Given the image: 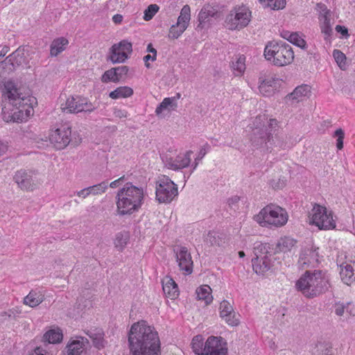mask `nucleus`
Instances as JSON below:
<instances>
[{"label":"nucleus","mask_w":355,"mask_h":355,"mask_svg":"<svg viewBox=\"0 0 355 355\" xmlns=\"http://www.w3.org/2000/svg\"><path fill=\"white\" fill-rule=\"evenodd\" d=\"M2 96L6 103L2 108V117L6 122H22L33 114L36 98L23 93L12 80L4 83Z\"/></svg>","instance_id":"obj_1"},{"label":"nucleus","mask_w":355,"mask_h":355,"mask_svg":"<svg viewBox=\"0 0 355 355\" xmlns=\"http://www.w3.org/2000/svg\"><path fill=\"white\" fill-rule=\"evenodd\" d=\"M128 342L131 355H161L159 334L155 327L146 320H139L131 325Z\"/></svg>","instance_id":"obj_2"},{"label":"nucleus","mask_w":355,"mask_h":355,"mask_svg":"<svg viewBox=\"0 0 355 355\" xmlns=\"http://www.w3.org/2000/svg\"><path fill=\"white\" fill-rule=\"evenodd\" d=\"M145 193L143 187L127 182L116 196V212L119 216L131 215L138 211L144 204Z\"/></svg>","instance_id":"obj_3"},{"label":"nucleus","mask_w":355,"mask_h":355,"mask_svg":"<svg viewBox=\"0 0 355 355\" xmlns=\"http://www.w3.org/2000/svg\"><path fill=\"white\" fill-rule=\"evenodd\" d=\"M329 286V278L322 270H306L295 284L297 289L308 298H313L325 293Z\"/></svg>","instance_id":"obj_4"},{"label":"nucleus","mask_w":355,"mask_h":355,"mask_svg":"<svg viewBox=\"0 0 355 355\" xmlns=\"http://www.w3.org/2000/svg\"><path fill=\"white\" fill-rule=\"evenodd\" d=\"M282 139L279 135L278 121L275 119L269 120L268 128H254L251 137V142L254 147L267 150H271L274 146L282 148L284 144Z\"/></svg>","instance_id":"obj_5"},{"label":"nucleus","mask_w":355,"mask_h":355,"mask_svg":"<svg viewBox=\"0 0 355 355\" xmlns=\"http://www.w3.org/2000/svg\"><path fill=\"white\" fill-rule=\"evenodd\" d=\"M263 55L267 60L277 67L289 64L294 59L291 45L282 41L268 42L265 46Z\"/></svg>","instance_id":"obj_6"},{"label":"nucleus","mask_w":355,"mask_h":355,"mask_svg":"<svg viewBox=\"0 0 355 355\" xmlns=\"http://www.w3.org/2000/svg\"><path fill=\"white\" fill-rule=\"evenodd\" d=\"M286 211L279 206L268 205L254 216V220L262 227L268 225L282 227L288 221Z\"/></svg>","instance_id":"obj_7"},{"label":"nucleus","mask_w":355,"mask_h":355,"mask_svg":"<svg viewBox=\"0 0 355 355\" xmlns=\"http://www.w3.org/2000/svg\"><path fill=\"white\" fill-rule=\"evenodd\" d=\"M251 12L246 6L235 7L226 16L225 26L229 30H239L249 24Z\"/></svg>","instance_id":"obj_8"},{"label":"nucleus","mask_w":355,"mask_h":355,"mask_svg":"<svg viewBox=\"0 0 355 355\" xmlns=\"http://www.w3.org/2000/svg\"><path fill=\"white\" fill-rule=\"evenodd\" d=\"M310 223L320 230H331L336 227V222L331 212L328 214L325 207L315 204L309 213Z\"/></svg>","instance_id":"obj_9"},{"label":"nucleus","mask_w":355,"mask_h":355,"mask_svg":"<svg viewBox=\"0 0 355 355\" xmlns=\"http://www.w3.org/2000/svg\"><path fill=\"white\" fill-rule=\"evenodd\" d=\"M178 195V186L168 177L162 176L157 182L156 198L159 202H171Z\"/></svg>","instance_id":"obj_10"},{"label":"nucleus","mask_w":355,"mask_h":355,"mask_svg":"<svg viewBox=\"0 0 355 355\" xmlns=\"http://www.w3.org/2000/svg\"><path fill=\"white\" fill-rule=\"evenodd\" d=\"M61 109L67 113H91L96 109V107L87 98L76 96L67 98L65 103L61 105Z\"/></svg>","instance_id":"obj_11"},{"label":"nucleus","mask_w":355,"mask_h":355,"mask_svg":"<svg viewBox=\"0 0 355 355\" xmlns=\"http://www.w3.org/2000/svg\"><path fill=\"white\" fill-rule=\"evenodd\" d=\"M71 128L68 124H62L53 130L49 135V141L55 148L64 149L71 141Z\"/></svg>","instance_id":"obj_12"},{"label":"nucleus","mask_w":355,"mask_h":355,"mask_svg":"<svg viewBox=\"0 0 355 355\" xmlns=\"http://www.w3.org/2000/svg\"><path fill=\"white\" fill-rule=\"evenodd\" d=\"M219 316L226 324L232 327L238 326L240 323V315L234 311L233 304L223 300L218 307Z\"/></svg>","instance_id":"obj_13"},{"label":"nucleus","mask_w":355,"mask_h":355,"mask_svg":"<svg viewBox=\"0 0 355 355\" xmlns=\"http://www.w3.org/2000/svg\"><path fill=\"white\" fill-rule=\"evenodd\" d=\"M192 154V150H187L184 153L179 154L175 158L164 155L162 157V161L168 168L178 171L189 166Z\"/></svg>","instance_id":"obj_14"},{"label":"nucleus","mask_w":355,"mask_h":355,"mask_svg":"<svg viewBox=\"0 0 355 355\" xmlns=\"http://www.w3.org/2000/svg\"><path fill=\"white\" fill-rule=\"evenodd\" d=\"M176 261L178 263L180 270L189 275L193 271V261L191 253L187 248L184 246H178L174 249Z\"/></svg>","instance_id":"obj_15"},{"label":"nucleus","mask_w":355,"mask_h":355,"mask_svg":"<svg viewBox=\"0 0 355 355\" xmlns=\"http://www.w3.org/2000/svg\"><path fill=\"white\" fill-rule=\"evenodd\" d=\"M25 62L24 49L19 47L13 53L10 54L1 62L2 67L8 73L14 71L17 67Z\"/></svg>","instance_id":"obj_16"},{"label":"nucleus","mask_w":355,"mask_h":355,"mask_svg":"<svg viewBox=\"0 0 355 355\" xmlns=\"http://www.w3.org/2000/svg\"><path fill=\"white\" fill-rule=\"evenodd\" d=\"M226 345L222 337L209 336L207 339V351L204 355H227Z\"/></svg>","instance_id":"obj_17"},{"label":"nucleus","mask_w":355,"mask_h":355,"mask_svg":"<svg viewBox=\"0 0 355 355\" xmlns=\"http://www.w3.org/2000/svg\"><path fill=\"white\" fill-rule=\"evenodd\" d=\"M275 258L272 254H266L263 257L252 259L253 270L259 275H263L270 270L274 265Z\"/></svg>","instance_id":"obj_18"},{"label":"nucleus","mask_w":355,"mask_h":355,"mask_svg":"<svg viewBox=\"0 0 355 355\" xmlns=\"http://www.w3.org/2000/svg\"><path fill=\"white\" fill-rule=\"evenodd\" d=\"M14 180L17 185L23 190H33L35 185V180L33 173L25 170H20L16 172Z\"/></svg>","instance_id":"obj_19"},{"label":"nucleus","mask_w":355,"mask_h":355,"mask_svg":"<svg viewBox=\"0 0 355 355\" xmlns=\"http://www.w3.org/2000/svg\"><path fill=\"white\" fill-rule=\"evenodd\" d=\"M278 78L273 77H268L265 79L259 78V92L264 96H270L277 89Z\"/></svg>","instance_id":"obj_20"},{"label":"nucleus","mask_w":355,"mask_h":355,"mask_svg":"<svg viewBox=\"0 0 355 355\" xmlns=\"http://www.w3.org/2000/svg\"><path fill=\"white\" fill-rule=\"evenodd\" d=\"M323 7L324 8L322 9L320 15V28L322 33L324 35V39L328 40L333 32L330 18L331 14L324 6Z\"/></svg>","instance_id":"obj_21"},{"label":"nucleus","mask_w":355,"mask_h":355,"mask_svg":"<svg viewBox=\"0 0 355 355\" xmlns=\"http://www.w3.org/2000/svg\"><path fill=\"white\" fill-rule=\"evenodd\" d=\"M86 334L96 348L101 349L105 347L107 342L104 338V331L101 329H90Z\"/></svg>","instance_id":"obj_22"},{"label":"nucleus","mask_w":355,"mask_h":355,"mask_svg":"<svg viewBox=\"0 0 355 355\" xmlns=\"http://www.w3.org/2000/svg\"><path fill=\"white\" fill-rule=\"evenodd\" d=\"M162 289L166 297L171 299H175L179 295L178 285L171 278L166 277L163 280Z\"/></svg>","instance_id":"obj_23"},{"label":"nucleus","mask_w":355,"mask_h":355,"mask_svg":"<svg viewBox=\"0 0 355 355\" xmlns=\"http://www.w3.org/2000/svg\"><path fill=\"white\" fill-rule=\"evenodd\" d=\"M297 241L289 236H284L281 238L277 245L275 250L277 252H287L295 246Z\"/></svg>","instance_id":"obj_24"},{"label":"nucleus","mask_w":355,"mask_h":355,"mask_svg":"<svg viewBox=\"0 0 355 355\" xmlns=\"http://www.w3.org/2000/svg\"><path fill=\"white\" fill-rule=\"evenodd\" d=\"M340 275L342 281L347 285H350L354 280L353 266L349 263L340 265Z\"/></svg>","instance_id":"obj_25"},{"label":"nucleus","mask_w":355,"mask_h":355,"mask_svg":"<svg viewBox=\"0 0 355 355\" xmlns=\"http://www.w3.org/2000/svg\"><path fill=\"white\" fill-rule=\"evenodd\" d=\"M118 45L114 44L111 49L110 52V55L108 59L112 63H120L123 62L128 58V55L125 54L121 49L117 47Z\"/></svg>","instance_id":"obj_26"},{"label":"nucleus","mask_w":355,"mask_h":355,"mask_svg":"<svg viewBox=\"0 0 355 355\" xmlns=\"http://www.w3.org/2000/svg\"><path fill=\"white\" fill-rule=\"evenodd\" d=\"M191 346L196 354L204 355L207 351V341L204 342L201 335H197L193 338Z\"/></svg>","instance_id":"obj_27"},{"label":"nucleus","mask_w":355,"mask_h":355,"mask_svg":"<svg viewBox=\"0 0 355 355\" xmlns=\"http://www.w3.org/2000/svg\"><path fill=\"white\" fill-rule=\"evenodd\" d=\"M311 93V87L307 85H302L297 87L288 97L297 102L302 101L303 97H307Z\"/></svg>","instance_id":"obj_28"},{"label":"nucleus","mask_w":355,"mask_h":355,"mask_svg":"<svg viewBox=\"0 0 355 355\" xmlns=\"http://www.w3.org/2000/svg\"><path fill=\"white\" fill-rule=\"evenodd\" d=\"M218 17V12L216 8L210 6L206 5L203 6L198 15V21L200 24L205 23L209 17L217 18Z\"/></svg>","instance_id":"obj_29"},{"label":"nucleus","mask_w":355,"mask_h":355,"mask_svg":"<svg viewBox=\"0 0 355 355\" xmlns=\"http://www.w3.org/2000/svg\"><path fill=\"white\" fill-rule=\"evenodd\" d=\"M69 42L63 37L55 39L51 44L50 49V54L51 56H57L59 53L62 52L67 46Z\"/></svg>","instance_id":"obj_30"},{"label":"nucleus","mask_w":355,"mask_h":355,"mask_svg":"<svg viewBox=\"0 0 355 355\" xmlns=\"http://www.w3.org/2000/svg\"><path fill=\"white\" fill-rule=\"evenodd\" d=\"M62 332L59 328H54L47 331L43 336L44 341L48 343L55 344L60 343L62 340Z\"/></svg>","instance_id":"obj_31"},{"label":"nucleus","mask_w":355,"mask_h":355,"mask_svg":"<svg viewBox=\"0 0 355 355\" xmlns=\"http://www.w3.org/2000/svg\"><path fill=\"white\" fill-rule=\"evenodd\" d=\"M224 234L215 231H209L205 236V241L210 245L220 246L224 243Z\"/></svg>","instance_id":"obj_32"},{"label":"nucleus","mask_w":355,"mask_h":355,"mask_svg":"<svg viewBox=\"0 0 355 355\" xmlns=\"http://www.w3.org/2000/svg\"><path fill=\"white\" fill-rule=\"evenodd\" d=\"M44 300V295L40 292L31 291L29 294L24 297V303L31 307H35L41 304Z\"/></svg>","instance_id":"obj_33"},{"label":"nucleus","mask_w":355,"mask_h":355,"mask_svg":"<svg viewBox=\"0 0 355 355\" xmlns=\"http://www.w3.org/2000/svg\"><path fill=\"white\" fill-rule=\"evenodd\" d=\"M211 288L208 285H203L196 290L197 298L204 300L205 304H209L212 302L213 297L211 295Z\"/></svg>","instance_id":"obj_34"},{"label":"nucleus","mask_w":355,"mask_h":355,"mask_svg":"<svg viewBox=\"0 0 355 355\" xmlns=\"http://www.w3.org/2000/svg\"><path fill=\"white\" fill-rule=\"evenodd\" d=\"M315 257L316 253L314 250L306 248L302 251L298 262L302 267L309 266L315 259Z\"/></svg>","instance_id":"obj_35"},{"label":"nucleus","mask_w":355,"mask_h":355,"mask_svg":"<svg viewBox=\"0 0 355 355\" xmlns=\"http://www.w3.org/2000/svg\"><path fill=\"white\" fill-rule=\"evenodd\" d=\"M191 19V9L189 5L182 7L180 16L178 18L177 24L187 28Z\"/></svg>","instance_id":"obj_36"},{"label":"nucleus","mask_w":355,"mask_h":355,"mask_svg":"<svg viewBox=\"0 0 355 355\" xmlns=\"http://www.w3.org/2000/svg\"><path fill=\"white\" fill-rule=\"evenodd\" d=\"M73 340L67 346V355H80L84 349V338Z\"/></svg>","instance_id":"obj_37"},{"label":"nucleus","mask_w":355,"mask_h":355,"mask_svg":"<svg viewBox=\"0 0 355 355\" xmlns=\"http://www.w3.org/2000/svg\"><path fill=\"white\" fill-rule=\"evenodd\" d=\"M133 94V90L129 87H119L114 91L111 92L109 96L112 99H118L120 98H126L130 96Z\"/></svg>","instance_id":"obj_38"},{"label":"nucleus","mask_w":355,"mask_h":355,"mask_svg":"<svg viewBox=\"0 0 355 355\" xmlns=\"http://www.w3.org/2000/svg\"><path fill=\"white\" fill-rule=\"evenodd\" d=\"M235 59V61H232L231 67L234 71L237 72L236 75L239 76L245 71V58L243 55H239Z\"/></svg>","instance_id":"obj_39"},{"label":"nucleus","mask_w":355,"mask_h":355,"mask_svg":"<svg viewBox=\"0 0 355 355\" xmlns=\"http://www.w3.org/2000/svg\"><path fill=\"white\" fill-rule=\"evenodd\" d=\"M253 252L254 254V258L263 257L266 254H272L268 250V246L266 243L257 241L254 244Z\"/></svg>","instance_id":"obj_40"},{"label":"nucleus","mask_w":355,"mask_h":355,"mask_svg":"<svg viewBox=\"0 0 355 355\" xmlns=\"http://www.w3.org/2000/svg\"><path fill=\"white\" fill-rule=\"evenodd\" d=\"M264 7L272 10L283 9L286 6V0H259Z\"/></svg>","instance_id":"obj_41"},{"label":"nucleus","mask_w":355,"mask_h":355,"mask_svg":"<svg viewBox=\"0 0 355 355\" xmlns=\"http://www.w3.org/2000/svg\"><path fill=\"white\" fill-rule=\"evenodd\" d=\"M210 148V146L208 144H206L204 147L201 148L200 150L198 155L195 158L194 163L192 164V171L190 173V174L186 177L185 174L184 175V181L187 182V180L189 178L191 173L197 168L199 162L205 157V155L207 153V150H209Z\"/></svg>","instance_id":"obj_42"},{"label":"nucleus","mask_w":355,"mask_h":355,"mask_svg":"<svg viewBox=\"0 0 355 355\" xmlns=\"http://www.w3.org/2000/svg\"><path fill=\"white\" fill-rule=\"evenodd\" d=\"M176 107V103H174V98H165L162 102L156 107L155 113L159 115L164 110L168 109V107Z\"/></svg>","instance_id":"obj_43"},{"label":"nucleus","mask_w":355,"mask_h":355,"mask_svg":"<svg viewBox=\"0 0 355 355\" xmlns=\"http://www.w3.org/2000/svg\"><path fill=\"white\" fill-rule=\"evenodd\" d=\"M107 187V182L104 181L99 184L89 187L88 189L89 190V192H90V194L95 196L105 192Z\"/></svg>","instance_id":"obj_44"},{"label":"nucleus","mask_w":355,"mask_h":355,"mask_svg":"<svg viewBox=\"0 0 355 355\" xmlns=\"http://www.w3.org/2000/svg\"><path fill=\"white\" fill-rule=\"evenodd\" d=\"M101 80L103 83L113 82L117 83L119 79L114 68L107 70L102 76Z\"/></svg>","instance_id":"obj_45"},{"label":"nucleus","mask_w":355,"mask_h":355,"mask_svg":"<svg viewBox=\"0 0 355 355\" xmlns=\"http://www.w3.org/2000/svg\"><path fill=\"white\" fill-rule=\"evenodd\" d=\"M287 40L293 43V44L302 48V49H304L305 48V46H306V42L304 41V40H303L297 33H292L291 34H289V36L287 38Z\"/></svg>","instance_id":"obj_46"},{"label":"nucleus","mask_w":355,"mask_h":355,"mask_svg":"<svg viewBox=\"0 0 355 355\" xmlns=\"http://www.w3.org/2000/svg\"><path fill=\"white\" fill-rule=\"evenodd\" d=\"M186 29L182 26H178L177 24H174L170 28L168 37L172 39H177Z\"/></svg>","instance_id":"obj_47"},{"label":"nucleus","mask_w":355,"mask_h":355,"mask_svg":"<svg viewBox=\"0 0 355 355\" xmlns=\"http://www.w3.org/2000/svg\"><path fill=\"white\" fill-rule=\"evenodd\" d=\"M128 236L127 234H124L121 232L118 233L116 235V239L114 241L115 247L119 248V250H122L126 245L128 242Z\"/></svg>","instance_id":"obj_48"},{"label":"nucleus","mask_w":355,"mask_h":355,"mask_svg":"<svg viewBox=\"0 0 355 355\" xmlns=\"http://www.w3.org/2000/svg\"><path fill=\"white\" fill-rule=\"evenodd\" d=\"M159 6L156 4H151L144 11V19L146 21L150 20L158 12Z\"/></svg>","instance_id":"obj_49"},{"label":"nucleus","mask_w":355,"mask_h":355,"mask_svg":"<svg viewBox=\"0 0 355 355\" xmlns=\"http://www.w3.org/2000/svg\"><path fill=\"white\" fill-rule=\"evenodd\" d=\"M351 305L350 303H347V305H344L341 303H336L334 308H335V313L338 316L343 315L345 311L349 312V314H354L352 313V311L349 309V306Z\"/></svg>","instance_id":"obj_50"},{"label":"nucleus","mask_w":355,"mask_h":355,"mask_svg":"<svg viewBox=\"0 0 355 355\" xmlns=\"http://www.w3.org/2000/svg\"><path fill=\"white\" fill-rule=\"evenodd\" d=\"M318 355H333L332 347L329 343H320L317 345Z\"/></svg>","instance_id":"obj_51"},{"label":"nucleus","mask_w":355,"mask_h":355,"mask_svg":"<svg viewBox=\"0 0 355 355\" xmlns=\"http://www.w3.org/2000/svg\"><path fill=\"white\" fill-rule=\"evenodd\" d=\"M334 137H336V147L338 150H341L343 148V139L345 133L341 128L336 130L334 135Z\"/></svg>","instance_id":"obj_52"},{"label":"nucleus","mask_w":355,"mask_h":355,"mask_svg":"<svg viewBox=\"0 0 355 355\" xmlns=\"http://www.w3.org/2000/svg\"><path fill=\"white\" fill-rule=\"evenodd\" d=\"M114 44L118 45L117 47L121 49V51H123L125 54H130L132 51V44L127 40H124Z\"/></svg>","instance_id":"obj_53"},{"label":"nucleus","mask_w":355,"mask_h":355,"mask_svg":"<svg viewBox=\"0 0 355 355\" xmlns=\"http://www.w3.org/2000/svg\"><path fill=\"white\" fill-rule=\"evenodd\" d=\"M333 55L336 62L339 64L340 67L346 59L345 55L340 50H334L333 52Z\"/></svg>","instance_id":"obj_54"},{"label":"nucleus","mask_w":355,"mask_h":355,"mask_svg":"<svg viewBox=\"0 0 355 355\" xmlns=\"http://www.w3.org/2000/svg\"><path fill=\"white\" fill-rule=\"evenodd\" d=\"M114 71L116 73V75L120 80L123 76L127 74L128 71V68L126 66H121L118 67L114 68Z\"/></svg>","instance_id":"obj_55"},{"label":"nucleus","mask_w":355,"mask_h":355,"mask_svg":"<svg viewBox=\"0 0 355 355\" xmlns=\"http://www.w3.org/2000/svg\"><path fill=\"white\" fill-rule=\"evenodd\" d=\"M114 115L115 117L123 119L127 117L128 113L125 110L121 109H115L114 111Z\"/></svg>","instance_id":"obj_56"},{"label":"nucleus","mask_w":355,"mask_h":355,"mask_svg":"<svg viewBox=\"0 0 355 355\" xmlns=\"http://www.w3.org/2000/svg\"><path fill=\"white\" fill-rule=\"evenodd\" d=\"M335 29L336 32L340 33L343 37H347L349 35L347 28L343 26L337 25Z\"/></svg>","instance_id":"obj_57"},{"label":"nucleus","mask_w":355,"mask_h":355,"mask_svg":"<svg viewBox=\"0 0 355 355\" xmlns=\"http://www.w3.org/2000/svg\"><path fill=\"white\" fill-rule=\"evenodd\" d=\"M30 355H49V354L41 347H37Z\"/></svg>","instance_id":"obj_58"},{"label":"nucleus","mask_w":355,"mask_h":355,"mask_svg":"<svg viewBox=\"0 0 355 355\" xmlns=\"http://www.w3.org/2000/svg\"><path fill=\"white\" fill-rule=\"evenodd\" d=\"M88 187L85 188L79 191L76 192V195L83 198H86L87 196L90 195V192H89Z\"/></svg>","instance_id":"obj_59"},{"label":"nucleus","mask_w":355,"mask_h":355,"mask_svg":"<svg viewBox=\"0 0 355 355\" xmlns=\"http://www.w3.org/2000/svg\"><path fill=\"white\" fill-rule=\"evenodd\" d=\"M155 61L156 60V55H150L148 54L144 57V60L145 62V65L147 68H150V64L148 62V60Z\"/></svg>","instance_id":"obj_60"},{"label":"nucleus","mask_w":355,"mask_h":355,"mask_svg":"<svg viewBox=\"0 0 355 355\" xmlns=\"http://www.w3.org/2000/svg\"><path fill=\"white\" fill-rule=\"evenodd\" d=\"M239 200H240V198L238 196H234L232 198H229L227 200L229 206L232 207L233 206L236 205L239 202Z\"/></svg>","instance_id":"obj_61"},{"label":"nucleus","mask_w":355,"mask_h":355,"mask_svg":"<svg viewBox=\"0 0 355 355\" xmlns=\"http://www.w3.org/2000/svg\"><path fill=\"white\" fill-rule=\"evenodd\" d=\"M124 180V176H122L120 178L112 182L110 184V187L111 188H116L119 186V184H121V182H123Z\"/></svg>","instance_id":"obj_62"},{"label":"nucleus","mask_w":355,"mask_h":355,"mask_svg":"<svg viewBox=\"0 0 355 355\" xmlns=\"http://www.w3.org/2000/svg\"><path fill=\"white\" fill-rule=\"evenodd\" d=\"M123 20V16L119 14L114 15L112 17V21L114 24H120Z\"/></svg>","instance_id":"obj_63"},{"label":"nucleus","mask_w":355,"mask_h":355,"mask_svg":"<svg viewBox=\"0 0 355 355\" xmlns=\"http://www.w3.org/2000/svg\"><path fill=\"white\" fill-rule=\"evenodd\" d=\"M9 47L7 46H5L2 48V49L0 51V58L4 57L6 54L9 51Z\"/></svg>","instance_id":"obj_64"}]
</instances>
